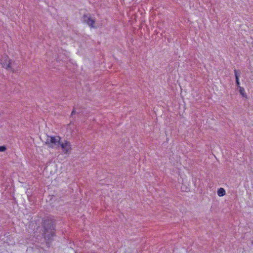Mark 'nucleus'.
I'll return each instance as SVG.
<instances>
[{"mask_svg":"<svg viewBox=\"0 0 253 253\" xmlns=\"http://www.w3.org/2000/svg\"><path fill=\"white\" fill-rule=\"evenodd\" d=\"M60 137L58 136H47L45 143L49 148L57 149L60 147Z\"/></svg>","mask_w":253,"mask_h":253,"instance_id":"nucleus-2","label":"nucleus"},{"mask_svg":"<svg viewBox=\"0 0 253 253\" xmlns=\"http://www.w3.org/2000/svg\"><path fill=\"white\" fill-rule=\"evenodd\" d=\"M6 148L4 146H0V152H4L6 150Z\"/></svg>","mask_w":253,"mask_h":253,"instance_id":"nucleus-9","label":"nucleus"},{"mask_svg":"<svg viewBox=\"0 0 253 253\" xmlns=\"http://www.w3.org/2000/svg\"><path fill=\"white\" fill-rule=\"evenodd\" d=\"M239 91H240V93L242 95H244V91H245L244 88L243 87H240V88H239Z\"/></svg>","mask_w":253,"mask_h":253,"instance_id":"nucleus-10","label":"nucleus"},{"mask_svg":"<svg viewBox=\"0 0 253 253\" xmlns=\"http://www.w3.org/2000/svg\"><path fill=\"white\" fill-rule=\"evenodd\" d=\"M76 110H77V108L74 107L73 110V111H72V113H71V116L74 115L76 113L79 114V113H81L80 111H79L77 112Z\"/></svg>","mask_w":253,"mask_h":253,"instance_id":"nucleus-8","label":"nucleus"},{"mask_svg":"<svg viewBox=\"0 0 253 253\" xmlns=\"http://www.w3.org/2000/svg\"><path fill=\"white\" fill-rule=\"evenodd\" d=\"M1 64L2 67L6 69L11 70L13 72H15L13 67V64L11 62L7 55H4L2 56L1 59Z\"/></svg>","mask_w":253,"mask_h":253,"instance_id":"nucleus-3","label":"nucleus"},{"mask_svg":"<svg viewBox=\"0 0 253 253\" xmlns=\"http://www.w3.org/2000/svg\"><path fill=\"white\" fill-rule=\"evenodd\" d=\"M83 21L86 23L88 26L91 28H95L94 24L95 23V19L92 18L90 14H84L83 17Z\"/></svg>","mask_w":253,"mask_h":253,"instance_id":"nucleus-4","label":"nucleus"},{"mask_svg":"<svg viewBox=\"0 0 253 253\" xmlns=\"http://www.w3.org/2000/svg\"><path fill=\"white\" fill-rule=\"evenodd\" d=\"M235 77L236 79V84L238 87L240 88L239 77L240 76L241 72L239 70H234Z\"/></svg>","mask_w":253,"mask_h":253,"instance_id":"nucleus-6","label":"nucleus"},{"mask_svg":"<svg viewBox=\"0 0 253 253\" xmlns=\"http://www.w3.org/2000/svg\"><path fill=\"white\" fill-rule=\"evenodd\" d=\"M60 147H61L63 152L65 154L69 153L71 150V144L67 140H65L63 142H60Z\"/></svg>","mask_w":253,"mask_h":253,"instance_id":"nucleus-5","label":"nucleus"},{"mask_svg":"<svg viewBox=\"0 0 253 253\" xmlns=\"http://www.w3.org/2000/svg\"><path fill=\"white\" fill-rule=\"evenodd\" d=\"M217 194L219 196H223L225 195V191L223 188H220L217 190Z\"/></svg>","mask_w":253,"mask_h":253,"instance_id":"nucleus-7","label":"nucleus"},{"mask_svg":"<svg viewBox=\"0 0 253 253\" xmlns=\"http://www.w3.org/2000/svg\"><path fill=\"white\" fill-rule=\"evenodd\" d=\"M43 230L42 234L48 247L52 240V237L55 235V221L51 219H46L42 223Z\"/></svg>","mask_w":253,"mask_h":253,"instance_id":"nucleus-1","label":"nucleus"}]
</instances>
